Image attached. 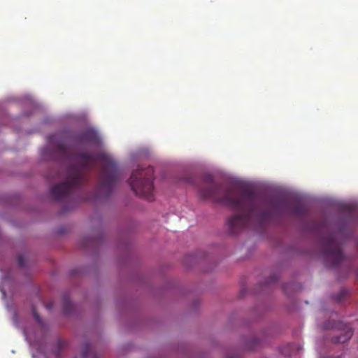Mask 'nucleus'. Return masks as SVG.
Wrapping results in <instances>:
<instances>
[{
  "mask_svg": "<svg viewBox=\"0 0 358 358\" xmlns=\"http://www.w3.org/2000/svg\"><path fill=\"white\" fill-rule=\"evenodd\" d=\"M48 143L50 148L44 149V156L69 163L66 169V180L50 189V194L55 201H72L75 192L87 180V173L94 168L96 161L101 164L98 192L106 197L110 194L114 185L121 178L117 165L113 159L102 152L95 155L87 152L72 154L57 134L50 135Z\"/></svg>",
  "mask_w": 358,
  "mask_h": 358,
  "instance_id": "f257e3e1",
  "label": "nucleus"
},
{
  "mask_svg": "<svg viewBox=\"0 0 358 358\" xmlns=\"http://www.w3.org/2000/svg\"><path fill=\"white\" fill-rule=\"evenodd\" d=\"M198 189L203 199H212L237 212L227 221L229 231L232 234L254 223L262 227L271 219V212L261 207L257 193L249 187H242L238 191L233 187L225 189L208 174L203 177Z\"/></svg>",
  "mask_w": 358,
  "mask_h": 358,
  "instance_id": "f03ea898",
  "label": "nucleus"
},
{
  "mask_svg": "<svg viewBox=\"0 0 358 358\" xmlns=\"http://www.w3.org/2000/svg\"><path fill=\"white\" fill-rule=\"evenodd\" d=\"M153 179L154 169L152 166H148L134 171L129 184L136 195L151 201L154 192Z\"/></svg>",
  "mask_w": 358,
  "mask_h": 358,
  "instance_id": "7ed1b4c3",
  "label": "nucleus"
},
{
  "mask_svg": "<svg viewBox=\"0 0 358 358\" xmlns=\"http://www.w3.org/2000/svg\"><path fill=\"white\" fill-rule=\"evenodd\" d=\"M322 250L326 264L329 267L336 268L345 260L341 245L333 234L328 235L323 239Z\"/></svg>",
  "mask_w": 358,
  "mask_h": 358,
  "instance_id": "20e7f679",
  "label": "nucleus"
},
{
  "mask_svg": "<svg viewBox=\"0 0 358 358\" xmlns=\"http://www.w3.org/2000/svg\"><path fill=\"white\" fill-rule=\"evenodd\" d=\"M269 206L273 212L282 214L284 210H289L290 213L297 216H304L306 213V207L301 203L297 202L288 206L287 201L283 199L271 200Z\"/></svg>",
  "mask_w": 358,
  "mask_h": 358,
  "instance_id": "39448f33",
  "label": "nucleus"
},
{
  "mask_svg": "<svg viewBox=\"0 0 358 358\" xmlns=\"http://www.w3.org/2000/svg\"><path fill=\"white\" fill-rule=\"evenodd\" d=\"M76 141L79 143H95L98 141V136L96 133L92 129H87L78 134L76 138Z\"/></svg>",
  "mask_w": 358,
  "mask_h": 358,
  "instance_id": "423d86ee",
  "label": "nucleus"
},
{
  "mask_svg": "<svg viewBox=\"0 0 358 358\" xmlns=\"http://www.w3.org/2000/svg\"><path fill=\"white\" fill-rule=\"evenodd\" d=\"M352 336V331L351 328H348L345 331L344 334L340 335L338 336H335L332 338V341L334 343H344L348 341L351 336Z\"/></svg>",
  "mask_w": 358,
  "mask_h": 358,
  "instance_id": "0eeeda50",
  "label": "nucleus"
},
{
  "mask_svg": "<svg viewBox=\"0 0 358 358\" xmlns=\"http://www.w3.org/2000/svg\"><path fill=\"white\" fill-rule=\"evenodd\" d=\"M73 309V305L71 303L69 296L64 295L63 296V311L65 314H71Z\"/></svg>",
  "mask_w": 358,
  "mask_h": 358,
  "instance_id": "6e6552de",
  "label": "nucleus"
},
{
  "mask_svg": "<svg viewBox=\"0 0 358 358\" xmlns=\"http://www.w3.org/2000/svg\"><path fill=\"white\" fill-rule=\"evenodd\" d=\"M82 356L83 358H99L97 355L92 350L89 344H85L82 348Z\"/></svg>",
  "mask_w": 358,
  "mask_h": 358,
  "instance_id": "1a4fd4ad",
  "label": "nucleus"
},
{
  "mask_svg": "<svg viewBox=\"0 0 358 358\" xmlns=\"http://www.w3.org/2000/svg\"><path fill=\"white\" fill-rule=\"evenodd\" d=\"M33 315H34V317L35 320L38 323H41V319L39 315L38 314V313L36 312L35 308H33Z\"/></svg>",
  "mask_w": 358,
  "mask_h": 358,
  "instance_id": "9d476101",
  "label": "nucleus"
},
{
  "mask_svg": "<svg viewBox=\"0 0 358 358\" xmlns=\"http://www.w3.org/2000/svg\"><path fill=\"white\" fill-rule=\"evenodd\" d=\"M18 264L19 266L21 267H23L24 266V259L23 257L21 255L18 257Z\"/></svg>",
  "mask_w": 358,
  "mask_h": 358,
  "instance_id": "9b49d317",
  "label": "nucleus"
},
{
  "mask_svg": "<svg viewBox=\"0 0 358 358\" xmlns=\"http://www.w3.org/2000/svg\"><path fill=\"white\" fill-rule=\"evenodd\" d=\"M347 294V291L345 289L341 290L339 296L338 297V300L341 301Z\"/></svg>",
  "mask_w": 358,
  "mask_h": 358,
  "instance_id": "f8f14e48",
  "label": "nucleus"
},
{
  "mask_svg": "<svg viewBox=\"0 0 358 358\" xmlns=\"http://www.w3.org/2000/svg\"><path fill=\"white\" fill-rule=\"evenodd\" d=\"M336 327V323L334 322L332 324H325L324 328L333 329V328H335Z\"/></svg>",
  "mask_w": 358,
  "mask_h": 358,
  "instance_id": "ddd939ff",
  "label": "nucleus"
},
{
  "mask_svg": "<svg viewBox=\"0 0 358 358\" xmlns=\"http://www.w3.org/2000/svg\"><path fill=\"white\" fill-rule=\"evenodd\" d=\"M278 280V277L276 275H273L270 277L269 282H274Z\"/></svg>",
  "mask_w": 358,
  "mask_h": 358,
  "instance_id": "4468645a",
  "label": "nucleus"
},
{
  "mask_svg": "<svg viewBox=\"0 0 358 358\" xmlns=\"http://www.w3.org/2000/svg\"><path fill=\"white\" fill-rule=\"evenodd\" d=\"M53 307V303H48L45 305V308L47 309H52Z\"/></svg>",
  "mask_w": 358,
  "mask_h": 358,
  "instance_id": "2eb2a0df",
  "label": "nucleus"
},
{
  "mask_svg": "<svg viewBox=\"0 0 358 358\" xmlns=\"http://www.w3.org/2000/svg\"><path fill=\"white\" fill-rule=\"evenodd\" d=\"M227 358H241V357L238 355H234L232 356H229V357H227Z\"/></svg>",
  "mask_w": 358,
  "mask_h": 358,
  "instance_id": "dca6fc26",
  "label": "nucleus"
},
{
  "mask_svg": "<svg viewBox=\"0 0 358 358\" xmlns=\"http://www.w3.org/2000/svg\"><path fill=\"white\" fill-rule=\"evenodd\" d=\"M287 286H288V285H284V286H283V289H284L285 291H286V289H287Z\"/></svg>",
  "mask_w": 358,
  "mask_h": 358,
  "instance_id": "f3484780",
  "label": "nucleus"
},
{
  "mask_svg": "<svg viewBox=\"0 0 358 358\" xmlns=\"http://www.w3.org/2000/svg\"><path fill=\"white\" fill-rule=\"evenodd\" d=\"M65 209H66V210H69V209H70V208H67V207H66V208H65Z\"/></svg>",
  "mask_w": 358,
  "mask_h": 358,
  "instance_id": "a211bd4d",
  "label": "nucleus"
},
{
  "mask_svg": "<svg viewBox=\"0 0 358 358\" xmlns=\"http://www.w3.org/2000/svg\"><path fill=\"white\" fill-rule=\"evenodd\" d=\"M357 274L358 275V269H357Z\"/></svg>",
  "mask_w": 358,
  "mask_h": 358,
  "instance_id": "6ab92c4d",
  "label": "nucleus"
},
{
  "mask_svg": "<svg viewBox=\"0 0 358 358\" xmlns=\"http://www.w3.org/2000/svg\"><path fill=\"white\" fill-rule=\"evenodd\" d=\"M337 358H340V357H337Z\"/></svg>",
  "mask_w": 358,
  "mask_h": 358,
  "instance_id": "aec40b11",
  "label": "nucleus"
}]
</instances>
